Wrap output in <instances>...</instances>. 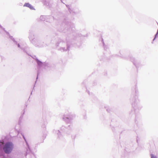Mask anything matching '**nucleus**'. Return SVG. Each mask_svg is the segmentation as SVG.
Segmentation results:
<instances>
[{
	"mask_svg": "<svg viewBox=\"0 0 158 158\" xmlns=\"http://www.w3.org/2000/svg\"><path fill=\"white\" fill-rule=\"evenodd\" d=\"M3 145V141H2L0 142V150H1L2 148V146H4Z\"/></svg>",
	"mask_w": 158,
	"mask_h": 158,
	"instance_id": "obj_3",
	"label": "nucleus"
},
{
	"mask_svg": "<svg viewBox=\"0 0 158 158\" xmlns=\"http://www.w3.org/2000/svg\"><path fill=\"white\" fill-rule=\"evenodd\" d=\"M14 148V145L11 142H7L5 143L3 147V150L6 153L9 154L12 151Z\"/></svg>",
	"mask_w": 158,
	"mask_h": 158,
	"instance_id": "obj_1",
	"label": "nucleus"
},
{
	"mask_svg": "<svg viewBox=\"0 0 158 158\" xmlns=\"http://www.w3.org/2000/svg\"><path fill=\"white\" fill-rule=\"evenodd\" d=\"M24 6H26L29 7L31 10H33L34 8L33 6L29 3H26L24 5Z\"/></svg>",
	"mask_w": 158,
	"mask_h": 158,
	"instance_id": "obj_2",
	"label": "nucleus"
},
{
	"mask_svg": "<svg viewBox=\"0 0 158 158\" xmlns=\"http://www.w3.org/2000/svg\"><path fill=\"white\" fill-rule=\"evenodd\" d=\"M151 158H157L156 156L153 154L151 155Z\"/></svg>",
	"mask_w": 158,
	"mask_h": 158,
	"instance_id": "obj_4",
	"label": "nucleus"
}]
</instances>
